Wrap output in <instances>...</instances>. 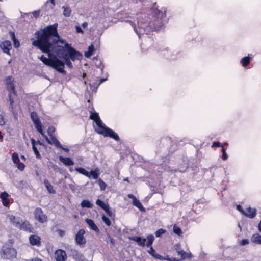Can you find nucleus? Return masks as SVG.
<instances>
[{"instance_id":"55","label":"nucleus","mask_w":261,"mask_h":261,"mask_svg":"<svg viewBox=\"0 0 261 261\" xmlns=\"http://www.w3.org/2000/svg\"><path fill=\"white\" fill-rule=\"evenodd\" d=\"M128 197L131 199H132L133 201L136 200L137 198L132 194H129L127 195Z\"/></svg>"},{"instance_id":"53","label":"nucleus","mask_w":261,"mask_h":261,"mask_svg":"<svg viewBox=\"0 0 261 261\" xmlns=\"http://www.w3.org/2000/svg\"><path fill=\"white\" fill-rule=\"evenodd\" d=\"M249 243V240L247 239H242L240 242V244L242 246H245L246 245L248 244Z\"/></svg>"},{"instance_id":"6","label":"nucleus","mask_w":261,"mask_h":261,"mask_svg":"<svg viewBox=\"0 0 261 261\" xmlns=\"http://www.w3.org/2000/svg\"><path fill=\"white\" fill-rule=\"evenodd\" d=\"M158 52L160 56L168 59V60H175L179 55V53L169 49L167 47L162 46L158 49Z\"/></svg>"},{"instance_id":"46","label":"nucleus","mask_w":261,"mask_h":261,"mask_svg":"<svg viewBox=\"0 0 261 261\" xmlns=\"http://www.w3.org/2000/svg\"><path fill=\"white\" fill-rule=\"evenodd\" d=\"M105 240L107 243L110 242L112 245L113 246H114L115 243V241L110 235H108V237L107 238H106Z\"/></svg>"},{"instance_id":"9","label":"nucleus","mask_w":261,"mask_h":261,"mask_svg":"<svg viewBox=\"0 0 261 261\" xmlns=\"http://www.w3.org/2000/svg\"><path fill=\"white\" fill-rule=\"evenodd\" d=\"M34 215L35 219L40 223H43L47 221V216L43 214L42 210L39 207L35 209Z\"/></svg>"},{"instance_id":"13","label":"nucleus","mask_w":261,"mask_h":261,"mask_svg":"<svg viewBox=\"0 0 261 261\" xmlns=\"http://www.w3.org/2000/svg\"><path fill=\"white\" fill-rule=\"evenodd\" d=\"M55 258L56 261H66L67 258L66 252L62 249L57 250L55 252Z\"/></svg>"},{"instance_id":"37","label":"nucleus","mask_w":261,"mask_h":261,"mask_svg":"<svg viewBox=\"0 0 261 261\" xmlns=\"http://www.w3.org/2000/svg\"><path fill=\"white\" fill-rule=\"evenodd\" d=\"M81 205L82 207L91 208L93 204L88 200H83L81 203Z\"/></svg>"},{"instance_id":"41","label":"nucleus","mask_w":261,"mask_h":261,"mask_svg":"<svg viewBox=\"0 0 261 261\" xmlns=\"http://www.w3.org/2000/svg\"><path fill=\"white\" fill-rule=\"evenodd\" d=\"M173 232L178 236L182 234V232L180 227L174 225L173 228Z\"/></svg>"},{"instance_id":"63","label":"nucleus","mask_w":261,"mask_h":261,"mask_svg":"<svg viewBox=\"0 0 261 261\" xmlns=\"http://www.w3.org/2000/svg\"><path fill=\"white\" fill-rule=\"evenodd\" d=\"M3 139V137L2 135L1 132L0 131V140L2 141Z\"/></svg>"},{"instance_id":"39","label":"nucleus","mask_w":261,"mask_h":261,"mask_svg":"<svg viewBox=\"0 0 261 261\" xmlns=\"http://www.w3.org/2000/svg\"><path fill=\"white\" fill-rule=\"evenodd\" d=\"M62 9H63V15L65 17H69L71 14V10L68 7H65V6L62 7Z\"/></svg>"},{"instance_id":"58","label":"nucleus","mask_w":261,"mask_h":261,"mask_svg":"<svg viewBox=\"0 0 261 261\" xmlns=\"http://www.w3.org/2000/svg\"><path fill=\"white\" fill-rule=\"evenodd\" d=\"M33 14L34 17H37L39 15V11H35L33 13Z\"/></svg>"},{"instance_id":"33","label":"nucleus","mask_w":261,"mask_h":261,"mask_svg":"<svg viewBox=\"0 0 261 261\" xmlns=\"http://www.w3.org/2000/svg\"><path fill=\"white\" fill-rule=\"evenodd\" d=\"M44 184L50 193L54 194L55 193V191L54 189L53 186L48 182V180H44Z\"/></svg>"},{"instance_id":"47","label":"nucleus","mask_w":261,"mask_h":261,"mask_svg":"<svg viewBox=\"0 0 261 261\" xmlns=\"http://www.w3.org/2000/svg\"><path fill=\"white\" fill-rule=\"evenodd\" d=\"M221 151L222 152V160H223L224 161L227 160L228 156V155L226 151V149L225 148H223L221 149Z\"/></svg>"},{"instance_id":"5","label":"nucleus","mask_w":261,"mask_h":261,"mask_svg":"<svg viewBox=\"0 0 261 261\" xmlns=\"http://www.w3.org/2000/svg\"><path fill=\"white\" fill-rule=\"evenodd\" d=\"M99 134L105 137H109L117 142H120L121 139L118 134L114 130L106 126L99 117Z\"/></svg>"},{"instance_id":"57","label":"nucleus","mask_w":261,"mask_h":261,"mask_svg":"<svg viewBox=\"0 0 261 261\" xmlns=\"http://www.w3.org/2000/svg\"><path fill=\"white\" fill-rule=\"evenodd\" d=\"M171 257H169V256H166L165 257H163L162 259H159L160 260H166L167 261H171Z\"/></svg>"},{"instance_id":"15","label":"nucleus","mask_w":261,"mask_h":261,"mask_svg":"<svg viewBox=\"0 0 261 261\" xmlns=\"http://www.w3.org/2000/svg\"><path fill=\"white\" fill-rule=\"evenodd\" d=\"M0 47L4 53L10 55V50L12 48V45L10 41L5 40L1 43Z\"/></svg>"},{"instance_id":"22","label":"nucleus","mask_w":261,"mask_h":261,"mask_svg":"<svg viewBox=\"0 0 261 261\" xmlns=\"http://www.w3.org/2000/svg\"><path fill=\"white\" fill-rule=\"evenodd\" d=\"M8 218L11 223L18 228L21 221L19 217H16L13 215H9Z\"/></svg>"},{"instance_id":"60","label":"nucleus","mask_w":261,"mask_h":261,"mask_svg":"<svg viewBox=\"0 0 261 261\" xmlns=\"http://www.w3.org/2000/svg\"><path fill=\"white\" fill-rule=\"evenodd\" d=\"M171 261H180L181 259H178L175 257H171Z\"/></svg>"},{"instance_id":"2","label":"nucleus","mask_w":261,"mask_h":261,"mask_svg":"<svg viewBox=\"0 0 261 261\" xmlns=\"http://www.w3.org/2000/svg\"><path fill=\"white\" fill-rule=\"evenodd\" d=\"M166 12V8L162 7L161 9L152 8L150 14L151 18L148 14L141 12L137 14V24L131 20L126 19L124 21L133 28L135 32L141 38V35H147L151 32L159 30L167 22L168 19Z\"/></svg>"},{"instance_id":"51","label":"nucleus","mask_w":261,"mask_h":261,"mask_svg":"<svg viewBox=\"0 0 261 261\" xmlns=\"http://www.w3.org/2000/svg\"><path fill=\"white\" fill-rule=\"evenodd\" d=\"M105 212L110 217L112 218L113 217H114V214L111 211L110 207L109 208L106 210Z\"/></svg>"},{"instance_id":"64","label":"nucleus","mask_w":261,"mask_h":261,"mask_svg":"<svg viewBox=\"0 0 261 261\" xmlns=\"http://www.w3.org/2000/svg\"><path fill=\"white\" fill-rule=\"evenodd\" d=\"M87 23H84L83 24V26L84 28H85V27H87Z\"/></svg>"},{"instance_id":"18","label":"nucleus","mask_w":261,"mask_h":261,"mask_svg":"<svg viewBox=\"0 0 261 261\" xmlns=\"http://www.w3.org/2000/svg\"><path fill=\"white\" fill-rule=\"evenodd\" d=\"M103 68H104V65L102 64V63L100 62L99 63V69H100L101 71V77L100 78H99V86L104 82L105 81H107L108 80V74L107 72L104 73L103 72Z\"/></svg>"},{"instance_id":"19","label":"nucleus","mask_w":261,"mask_h":261,"mask_svg":"<svg viewBox=\"0 0 261 261\" xmlns=\"http://www.w3.org/2000/svg\"><path fill=\"white\" fill-rule=\"evenodd\" d=\"M257 210L255 208H252L249 207L246 209L245 214L244 215L250 219L255 218L256 216Z\"/></svg>"},{"instance_id":"24","label":"nucleus","mask_w":261,"mask_h":261,"mask_svg":"<svg viewBox=\"0 0 261 261\" xmlns=\"http://www.w3.org/2000/svg\"><path fill=\"white\" fill-rule=\"evenodd\" d=\"M90 118L93 120V126L95 130L98 132V114L96 113L91 112L90 116Z\"/></svg>"},{"instance_id":"16","label":"nucleus","mask_w":261,"mask_h":261,"mask_svg":"<svg viewBox=\"0 0 261 261\" xmlns=\"http://www.w3.org/2000/svg\"><path fill=\"white\" fill-rule=\"evenodd\" d=\"M128 238L130 240L136 242L140 246L144 247L145 246L146 239L142 237L135 236L128 237Z\"/></svg>"},{"instance_id":"7","label":"nucleus","mask_w":261,"mask_h":261,"mask_svg":"<svg viewBox=\"0 0 261 261\" xmlns=\"http://www.w3.org/2000/svg\"><path fill=\"white\" fill-rule=\"evenodd\" d=\"M62 44L64 45L63 46L66 50L67 56L72 61H74L75 60H81L82 59V55L79 52L76 51L73 47L70 46L65 41V43Z\"/></svg>"},{"instance_id":"20","label":"nucleus","mask_w":261,"mask_h":261,"mask_svg":"<svg viewBox=\"0 0 261 261\" xmlns=\"http://www.w3.org/2000/svg\"><path fill=\"white\" fill-rule=\"evenodd\" d=\"M29 241L32 245L40 246L41 244L40 238L35 234L31 235L29 237Z\"/></svg>"},{"instance_id":"14","label":"nucleus","mask_w":261,"mask_h":261,"mask_svg":"<svg viewBox=\"0 0 261 261\" xmlns=\"http://www.w3.org/2000/svg\"><path fill=\"white\" fill-rule=\"evenodd\" d=\"M161 160L162 161V163L160 164V162H158L159 164H158L156 165L157 166L156 169H154L153 170V171H154V172L158 171V172H163V171L167 170L166 165L165 163L166 161L167 160V156H161Z\"/></svg>"},{"instance_id":"12","label":"nucleus","mask_w":261,"mask_h":261,"mask_svg":"<svg viewBox=\"0 0 261 261\" xmlns=\"http://www.w3.org/2000/svg\"><path fill=\"white\" fill-rule=\"evenodd\" d=\"M85 233V230L81 229L79 230L75 235V241L77 245L83 246L85 244L86 242L85 239L84 237Z\"/></svg>"},{"instance_id":"38","label":"nucleus","mask_w":261,"mask_h":261,"mask_svg":"<svg viewBox=\"0 0 261 261\" xmlns=\"http://www.w3.org/2000/svg\"><path fill=\"white\" fill-rule=\"evenodd\" d=\"M94 46L92 44H91V45H90L89 46L88 51H85V57L87 58L90 57L92 56V53L94 51Z\"/></svg>"},{"instance_id":"48","label":"nucleus","mask_w":261,"mask_h":261,"mask_svg":"<svg viewBox=\"0 0 261 261\" xmlns=\"http://www.w3.org/2000/svg\"><path fill=\"white\" fill-rule=\"evenodd\" d=\"M55 129L54 127H49L47 129V133L50 137L54 136L53 133L55 132Z\"/></svg>"},{"instance_id":"43","label":"nucleus","mask_w":261,"mask_h":261,"mask_svg":"<svg viewBox=\"0 0 261 261\" xmlns=\"http://www.w3.org/2000/svg\"><path fill=\"white\" fill-rule=\"evenodd\" d=\"M166 230L165 229L160 228L155 231V234L156 237H161V236L166 233Z\"/></svg>"},{"instance_id":"21","label":"nucleus","mask_w":261,"mask_h":261,"mask_svg":"<svg viewBox=\"0 0 261 261\" xmlns=\"http://www.w3.org/2000/svg\"><path fill=\"white\" fill-rule=\"evenodd\" d=\"M71 253L72 257L77 261H86L84 256L76 250L71 249Z\"/></svg>"},{"instance_id":"1","label":"nucleus","mask_w":261,"mask_h":261,"mask_svg":"<svg viewBox=\"0 0 261 261\" xmlns=\"http://www.w3.org/2000/svg\"><path fill=\"white\" fill-rule=\"evenodd\" d=\"M37 39L34 40L32 44L37 46L42 51L47 53L48 58H47L43 56L39 57V59L45 65L50 66L56 69L60 73L65 74L66 72L64 70V63L63 61L59 59L57 56H54L55 55V52L49 50L47 51H44L42 48L44 46L45 47H49V49H51V47H55L57 48V44H64L65 40L61 39L60 37L57 32V26L49 25L45 27L37 33Z\"/></svg>"},{"instance_id":"28","label":"nucleus","mask_w":261,"mask_h":261,"mask_svg":"<svg viewBox=\"0 0 261 261\" xmlns=\"http://www.w3.org/2000/svg\"><path fill=\"white\" fill-rule=\"evenodd\" d=\"M60 161L66 166H71L74 164L73 162L69 158L59 157Z\"/></svg>"},{"instance_id":"23","label":"nucleus","mask_w":261,"mask_h":261,"mask_svg":"<svg viewBox=\"0 0 261 261\" xmlns=\"http://www.w3.org/2000/svg\"><path fill=\"white\" fill-rule=\"evenodd\" d=\"M253 57L252 54H248V56L243 57L240 61L242 65L246 67L250 63V60Z\"/></svg>"},{"instance_id":"26","label":"nucleus","mask_w":261,"mask_h":261,"mask_svg":"<svg viewBox=\"0 0 261 261\" xmlns=\"http://www.w3.org/2000/svg\"><path fill=\"white\" fill-rule=\"evenodd\" d=\"M251 240L255 244L261 245V234L258 233L253 234L251 238Z\"/></svg>"},{"instance_id":"29","label":"nucleus","mask_w":261,"mask_h":261,"mask_svg":"<svg viewBox=\"0 0 261 261\" xmlns=\"http://www.w3.org/2000/svg\"><path fill=\"white\" fill-rule=\"evenodd\" d=\"M133 205L135 207H137L141 212H145V208L142 205V203L140 201V200L138 199L132 201Z\"/></svg>"},{"instance_id":"59","label":"nucleus","mask_w":261,"mask_h":261,"mask_svg":"<svg viewBox=\"0 0 261 261\" xmlns=\"http://www.w3.org/2000/svg\"><path fill=\"white\" fill-rule=\"evenodd\" d=\"M257 228L259 231L261 232V220L260 221L258 224Z\"/></svg>"},{"instance_id":"45","label":"nucleus","mask_w":261,"mask_h":261,"mask_svg":"<svg viewBox=\"0 0 261 261\" xmlns=\"http://www.w3.org/2000/svg\"><path fill=\"white\" fill-rule=\"evenodd\" d=\"M12 38L14 41V44L15 47H18L19 46V42L18 40H17L15 38V34L14 32L11 33Z\"/></svg>"},{"instance_id":"54","label":"nucleus","mask_w":261,"mask_h":261,"mask_svg":"<svg viewBox=\"0 0 261 261\" xmlns=\"http://www.w3.org/2000/svg\"><path fill=\"white\" fill-rule=\"evenodd\" d=\"M24 164L21 163H19L18 165V168L20 170H23L24 168Z\"/></svg>"},{"instance_id":"50","label":"nucleus","mask_w":261,"mask_h":261,"mask_svg":"<svg viewBox=\"0 0 261 261\" xmlns=\"http://www.w3.org/2000/svg\"><path fill=\"white\" fill-rule=\"evenodd\" d=\"M103 13H104V17L105 18H103L101 17L100 19H99V23H103L105 21H106V19L108 17V13H107V14L105 13V12L103 11Z\"/></svg>"},{"instance_id":"11","label":"nucleus","mask_w":261,"mask_h":261,"mask_svg":"<svg viewBox=\"0 0 261 261\" xmlns=\"http://www.w3.org/2000/svg\"><path fill=\"white\" fill-rule=\"evenodd\" d=\"M75 170L80 173L84 175L89 178L92 177L93 179H96L98 177V174L95 171H91L90 172H89L83 168H76Z\"/></svg>"},{"instance_id":"25","label":"nucleus","mask_w":261,"mask_h":261,"mask_svg":"<svg viewBox=\"0 0 261 261\" xmlns=\"http://www.w3.org/2000/svg\"><path fill=\"white\" fill-rule=\"evenodd\" d=\"M8 196L9 194L6 192H2L0 195V197L3 200V204L5 206H7L10 202V200L8 198Z\"/></svg>"},{"instance_id":"27","label":"nucleus","mask_w":261,"mask_h":261,"mask_svg":"<svg viewBox=\"0 0 261 261\" xmlns=\"http://www.w3.org/2000/svg\"><path fill=\"white\" fill-rule=\"evenodd\" d=\"M149 250L147 251V252L151 255L152 256H153L155 259H162V256L161 255L156 253L155 250L153 249V248L152 247V246H150L149 247Z\"/></svg>"},{"instance_id":"3","label":"nucleus","mask_w":261,"mask_h":261,"mask_svg":"<svg viewBox=\"0 0 261 261\" xmlns=\"http://www.w3.org/2000/svg\"><path fill=\"white\" fill-rule=\"evenodd\" d=\"M31 117L33 121L36 129L41 134V135L45 139L46 141L49 144H54L57 147H62V145L55 136L50 137L49 139L43 132L42 129V124L35 112L31 113Z\"/></svg>"},{"instance_id":"34","label":"nucleus","mask_w":261,"mask_h":261,"mask_svg":"<svg viewBox=\"0 0 261 261\" xmlns=\"http://www.w3.org/2000/svg\"><path fill=\"white\" fill-rule=\"evenodd\" d=\"M86 222L90 228L94 230H96L97 227L96 225L95 224L93 220L89 219H86L85 220Z\"/></svg>"},{"instance_id":"42","label":"nucleus","mask_w":261,"mask_h":261,"mask_svg":"<svg viewBox=\"0 0 261 261\" xmlns=\"http://www.w3.org/2000/svg\"><path fill=\"white\" fill-rule=\"evenodd\" d=\"M12 159L14 164H18L20 161L18 155L16 153H13L12 154Z\"/></svg>"},{"instance_id":"8","label":"nucleus","mask_w":261,"mask_h":261,"mask_svg":"<svg viewBox=\"0 0 261 261\" xmlns=\"http://www.w3.org/2000/svg\"><path fill=\"white\" fill-rule=\"evenodd\" d=\"M16 251L12 248L3 247L1 251L0 255L2 258L11 259L16 256Z\"/></svg>"},{"instance_id":"17","label":"nucleus","mask_w":261,"mask_h":261,"mask_svg":"<svg viewBox=\"0 0 261 261\" xmlns=\"http://www.w3.org/2000/svg\"><path fill=\"white\" fill-rule=\"evenodd\" d=\"M20 230L27 231L28 232H31L32 231L33 227L28 221H22L20 222L19 226L18 228Z\"/></svg>"},{"instance_id":"31","label":"nucleus","mask_w":261,"mask_h":261,"mask_svg":"<svg viewBox=\"0 0 261 261\" xmlns=\"http://www.w3.org/2000/svg\"><path fill=\"white\" fill-rule=\"evenodd\" d=\"M178 255H180L181 259H185L186 258H191L192 254L191 253H187L183 250H180L177 252Z\"/></svg>"},{"instance_id":"52","label":"nucleus","mask_w":261,"mask_h":261,"mask_svg":"<svg viewBox=\"0 0 261 261\" xmlns=\"http://www.w3.org/2000/svg\"><path fill=\"white\" fill-rule=\"evenodd\" d=\"M212 147H223V145L219 142L215 141L213 143Z\"/></svg>"},{"instance_id":"32","label":"nucleus","mask_w":261,"mask_h":261,"mask_svg":"<svg viewBox=\"0 0 261 261\" xmlns=\"http://www.w3.org/2000/svg\"><path fill=\"white\" fill-rule=\"evenodd\" d=\"M12 93L10 92L9 94V109L14 113L15 106L13 105L14 98L11 95Z\"/></svg>"},{"instance_id":"10","label":"nucleus","mask_w":261,"mask_h":261,"mask_svg":"<svg viewBox=\"0 0 261 261\" xmlns=\"http://www.w3.org/2000/svg\"><path fill=\"white\" fill-rule=\"evenodd\" d=\"M5 84L9 93L11 92L13 93V94H15V81L11 76H8L6 79Z\"/></svg>"},{"instance_id":"35","label":"nucleus","mask_w":261,"mask_h":261,"mask_svg":"<svg viewBox=\"0 0 261 261\" xmlns=\"http://www.w3.org/2000/svg\"><path fill=\"white\" fill-rule=\"evenodd\" d=\"M147 241L146 244V246L147 247H149L150 246H152L153 242L154 240V237L152 234H149L147 236Z\"/></svg>"},{"instance_id":"30","label":"nucleus","mask_w":261,"mask_h":261,"mask_svg":"<svg viewBox=\"0 0 261 261\" xmlns=\"http://www.w3.org/2000/svg\"><path fill=\"white\" fill-rule=\"evenodd\" d=\"M31 143L32 144L33 150L36 157L39 158L40 155L39 152L37 147L35 146V144L36 143H38V144L41 145L42 143L40 141H38V142L36 143L35 140L33 138L31 139Z\"/></svg>"},{"instance_id":"4","label":"nucleus","mask_w":261,"mask_h":261,"mask_svg":"<svg viewBox=\"0 0 261 261\" xmlns=\"http://www.w3.org/2000/svg\"><path fill=\"white\" fill-rule=\"evenodd\" d=\"M51 50L53 51L55 53V55L60 58H63L65 62H63L64 65L66 64L69 68H72V64L70 61V59L67 56V54L66 53V50L65 47L61 45L60 44H57V48H56L55 47H51ZM44 49V51H47L50 49H49V47L44 46L42 47Z\"/></svg>"},{"instance_id":"56","label":"nucleus","mask_w":261,"mask_h":261,"mask_svg":"<svg viewBox=\"0 0 261 261\" xmlns=\"http://www.w3.org/2000/svg\"><path fill=\"white\" fill-rule=\"evenodd\" d=\"M76 31L77 33H83V31L82 30V29L79 26H76L75 27Z\"/></svg>"},{"instance_id":"62","label":"nucleus","mask_w":261,"mask_h":261,"mask_svg":"<svg viewBox=\"0 0 261 261\" xmlns=\"http://www.w3.org/2000/svg\"><path fill=\"white\" fill-rule=\"evenodd\" d=\"M60 148H61L62 149H63V150H64L66 151V152H68V151H69V149H68V148H64V147H63L62 146V147H60Z\"/></svg>"},{"instance_id":"40","label":"nucleus","mask_w":261,"mask_h":261,"mask_svg":"<svg viewBox=\"0 0 261 261\" xmlns=\"http://www.w3.org/2000/svg\"><path fill=\"white\" fill-rule=\"evenodd\" d=\"M102 220L106 225L109 226L111 225V221L110 219L106 216L104 214H102Z\"/></svg>"},{"instance_id":"36","label":"nucleus","mask_w":261,"mask_h":261,"mask_svg":"<svg viewBox=\"0 0 261 261\" xmlns=\"http://www.w3.org/2000/svg\"><path fill=\"white\" fill-rule=\"evenodd\" d=\"M99 207L103 210L105 211L109 208L110 206L108 203H105L104 201L99 199Z\"/></svg>"},{"instance_id":"49","label":"nucleus","mask_w":261,"mask_h":261,"mask_svg":"<svg viewBox=\"0 0 261 261\" xmlns=\"http://www.w3.org/2000/svg\"><path fill=\"white\" fill-rule=\"evenodd\" d=\"M236 209L239 211L240 212L241 214H242L243 215L244 214H245V211H244L242 207V206L240 205V204H238V205H236Z\"/></svg>"},{"instance_id":"61","label":"nucleus","mask_w":261,"mask_h":261,"mask_svg":"<svg viewBox=\"0 0 261 261\" xmlns=\"http://www.w3.org/2000/svg\"><path fill=\"white\" fill-rule=\"evenodd\" d=\"M31 261H42V260L41 259H40V258H34V259H32Z\"/></svg>"},{"instance_id":"44","label":"nucleus","mask_w":261,"mask_h":261,"mask_svg":"<svg viewBox=\"0 0 261 261\" xmlns=\"http://www.w3.org/2000/svg\"><path fill=\"white\" fill-rule=\"evenodd\" d=\"M99 186L100 187V190H101V191L104 190L107 187L106 184L99 178Z\"/></svg>"}]
</instances>
